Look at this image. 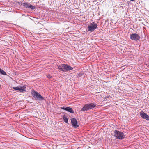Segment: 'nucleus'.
I'll list each match as a JSON object with an SVG mask.
<instances>
[{"label":"nucleus","mask_w":149,"mask_h":149,"mask_svg":"<svg viewBox=\"0 0 149 149\" xmlns=\"http://www.w3.org/2000/svg\"><path fill=\"white\" fill-rule=\"evenodd\" d=\"M130 0L131 1H134L135 0Z\"/></svg>","instance_id":"17"},{"label":"nucleus","mask_w":149,"mask_h":149,"mask_svg":"<svg viewBox=\"0 0 149 149\" xmlns=\"http://www.w3.org/2000/svg\"><path fill=\"white\" fill-rule=\"evenodd\" d=\"M63 118L64 122L66 123H68V118L66 117L64 115L63 116Z\"/></svg>","instance_id":"12"},{"label":"nucleus","mask_w":149,"mask_h":149,"mask_svg":"<svg viewBox=\"0 0 149 149\" xmlns=\"http://www.w3.org/2000/svg\"><path fill=\"white\" fill-rule=\"evenodd\" d=\"M31 94L36 100L42 101L44 100V97L39 93L34 90L31 91Z\"/></svg>","instance_id":"3"},{"label":"nucleus","mask_w":149,"mask_h":149,"mask_svg":"<svg viewBox=\"0 0 149 149\" xmlns=\"http://www.w3.org/2000/svg\"><path fill=\"white\" fill-rule=\"evenodd\" d=\"M58 69L60 71L66 72V71L72 70L73 68L69 65L62 64L58 66Z\"/></svg>","instance_id":"2"},{"label":"nucleus","mask_w":149,"mask_h":149,"mask_svg":"<svg viewBox=\"0 0 149 149\" xmlns=\"http://www.w3.org/2000/svg\"><path fill=\"white\" fill-rule=\"evenodd\" d=\"M148 67H149V65H148Z\"/></svg>","instance_id":"18"},{"label":"nucleus","mask_w":149,"mask_h":149,"mask_svg":"<svg viewBox=\"0 0 149 149\" xmlns=\"http://www.w3.org/2000/svg\"><path fill=\"white\" fill-rule=\"evenodd\" d=\"M97 24L93 22L90 24V25L88 26L87 29L89 31L92 32L94 31L97 28Z\"/></svg>","instance_id":"5"},{"label":"nucleus","mask_w":149,"mask_h":149,"mask_svg":"<svg viewBox=\"0 0 149 149\" xmlns=\"http://www.w3.org/2000/svg\"><path fill=\"white\" fill-rule=\"evenodd\" d=\"M140 116L144 119L149 121V116L147 114L145 113L143 111H141L140 112Z\"/></svg>","instance_id":"7"},{"label":"nucleus","mask_w":149,"mask_h":149,"mask_svg":"<svg viewBox=\"0 0 149 149\" xmlns=\"http://www.w3.org/2000/svg\"><path fill=\"white\" fill-rule=\"evenodd\" d=\"M97 106V104L93 103H88L84 105L81 109V111H87L95 108Z\"/></svg>","instance_id":"1"},{"label":"nucleus","mask_w":149,"mask_h":149,"mask_svg":"<svg viewBox=\"0 0 149 149\" xmlns=\"http://www.w3.org/2000/svg\"><path fill=\"white\" fill-rule=\"evenodd\" d=\"M46 76H47V77L49 79H50L52 77V76H51L49 74H47Z\"/></svg>","instance_id":"16"},{"label":"nucleus","mask_w":149,"mask_h":149,"mask_svg":"<svg viewBox=\"0 0 149 149\" xmlns=\"http://www.w3.org/2000/svg\"><path fill=\"white\" fill-rule=\"evenodd\" d=\"M30 3L28 2L23 3L22 4V5L25 7L27 8H29V6L30 5Z\"/></svg>","instance_id":"11"},{"label":"nucleus","mask_w":149,"mask_h":149,"mask_svg":"<svg viewBox=\"0 0 149 149\" xmlns=\"http://www.w3.org/2000/svg\"><path fill=\"white\" fill-rule=\"evenodd\" d=\"M130 38L132 40L137 42L140 39V36L137 34L133 33L130 35Z\"/></svg>","instance_id":"6"},{"label":"nucleus","mask_w":149,"mask_h":149,"mask_svg":"<svg viewBox=\"0 0 149 149\" xmlns=\"http://www.w3.org/2000/svg\"><path fill=\"white\" fill-rule=\"evenodd\" d=\"M114 136L116 138L119 139H123L125 138L124 133L117 130H115L114 131Z\"/></svg>","instance_id":"4"},{"label":"nucleus","mask_w":149,"mask_h":149,"mask_svg":"<svg viewBox=\"0 0 149 149\" xmlns=\"http://www.w3.org/2000/svg\"><path fill=\"white\" fill-rule=\"evenodd\" d=\"M26 87L24 86L22 87L20 86L19 88V91L21 92H23L26 91Z\"/></svg>","instance_id":"10"},{"label":"nucleus","mask_w":149,"mask_h":149,"mask_svg":"<svg viewBox=\"0 0 149 149\" xmlns=\"http://www.w3.org/2000/svg\"><path fill=\"white\" fill-rule=\"evenodd\" d=\"M29 8H30L32 10H34L35 9V7L30 4V6H29Z\"/></svg>","instance_id":"14"},{"label":"nucleus","mask_w":149,"mask_h":149,"mask_svg":"<svg viewBox=\"0 0 149 149\" xmlns=\"http://www.w3.org/2000/svg\"><path fill=\"white\" fill-rule=\"evenodd\" d=\"M20 86H19L17 87H14L13 88L15 90H19Z\"/></svg>","instance_id":"15"},{"label":"nucleus","mask_w":149,"mask_h":149,"mask_svg":"<svg viewBox=\"0 0 149 149\" xmlns=\"http://www.w3.org/2000/svg\"><path fill=\"white\" fill-rule=\"evenodd\" d=\"M61 108L71 113H74V111L72 108L69 107L63 106L61 107Z\"/></svg>","instance_id":"9"},{"label":"nucleus","mask_w":149,"mask_h":149,"mask_svg":"<svg viewBox=\"0 0 149 149\" xmlns=\"http://www.w3.org/2000/svg\"><path fill=\"white\" fill-rule=\"evenodd\" d=\"M0 73L1 74L3 75H7L6 72L3 70H2L1 69L0 71Z\"/></svg>","instance_id":"13"},{"label":"nucleus","mask_w":149,"mask_h":149,"mask_svg":"<svg viewBox=\"0 0 149 149\" xmlns=\"http://www.w3.org/2000/svg\"><path fill=\"white\" fill-rule=\"evenodd\" d=\"M71 123L73 127L74 128H77L79 126L78 125L76 119L75 118H72L71 119Z\"/></svg>","instance_id":"8"}]
</instances>
